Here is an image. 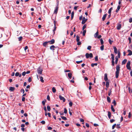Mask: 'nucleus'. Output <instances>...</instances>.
<instances>
[{
    "instance_id": "nucleus-3",
    "label": "nucleus",
    "mask_w": 132,
    "mask_h": 132,
    "mask_svg": "<svg viewBox=\"0 0 132 132\" xmlns=\"http://www.w3.org/2000/svg\"><path fill=\"white\" fill-rule=\"evenodd\" d=\"M37 71L38 73L41 74L43 71L42 68L40 67H39L37 69Z\"/></svg>"
},
{
    "instance_id": "nucleus-26",
    "label": "nucleus",
    "mask_w": 132,
    "mask_h": 132,
    "mask_svg": "<svg viewBox=\"0 0 132 132\" xmlns=\"http://www.w3.org/2000/svg\"><path fill=\"white\" fill-rule=\"evenodd\" d=\"M111 109L112 110V111L113 112H114L115 111V109H114V108H113V106L112 105H111Z\"/></svg>"
},
{
    "instance_id": "nucleus-5",
    "label": "nucleus",
    "mask_w": 132,
    "mask_h": 132,
    "mask_svg": "<svg viewBox=\"0 0 132 132\" xmlns=\"http://www.w3.org/2000/svg\"><path fill=\"white\" fill-rule=\"evenodd\" d=\"M87 21V19H86L84 17H83L82 19V21L81 22L82 24H84Z\"/></svg>"
},
{
    "instance_id": "nucleus-21",
    "label": "nucleus",
    "mask_w": 132,
    "mask_h": 132,
    "mask_svg": "<svg viewBox=\"0 0 132 132\" xmlns=\"http://www.w3.org/2000/svg\"><path fill=\"white\" fill-rule=\"evenodd\" d=\"M115 59H116L115 63H116V64H117V63H118V58L117 56H116L115 57Z\"/></svg>"
},
{
    "instance_id": "nucleus-52",
    "label": "nucleus",
    "mask_w": 132,
    "mask_h": 132,
    "mask_svg": "<svg viewBox=\"0 0 132 132\" xmlns=\"http://www.w3.org/2000/svg\"><path fill=\"white\" fill-rule=\"evenodd\" d=\"M112 103H113L114 106H116V103L114 100L113 102Z\"/></svg>"
},
{
    "instance_id": "nucleus-9",
    "label": "nucleus",
    "mask_w": 132,
    "mask_h": 132,
    "mask_svg": "<svg viewBox=\"0 0 132 132\" xmlns=\"http://www.w3.org/2000/svg\"><path fill=\"white\" fill-rule=\"evenodd\" d=\"M113 48L114 50V52L115 53L117 54L118 53L117 50V48L115 46L113 47Z\"/></svg>"
},
{
    "instance_id": "nucleus-37",
    "label": "nucleus",
    "mask_w": 132,
    "mask_h": 132,
    "mask_svg": "<svg viewBox=\"0 0 132 132\" xmlns=\"http://www.w3.org/2000/svg\"><path fill=\"white\" fill-rule=\"evenodd\" d=\"M47 109L48 111H50L51 110V108L50 106H47Z\"/></svg>"
},
{
    "instance_id": "nucleus-35",
    "label": "nucleus",
    "mask_w": 132,
    "mask_h": 132,
    "mask_svg": "<svg viewBox=\"0 0 132 132\" xmlns=\"http://www.w3.org/2000/svg\"><path fill=\"white\" fill-rule=\"evenodd\" d=\"M109 82L108 81H106V87L108 88L109 86Z\"/></svg>"
},
{
    "instance_id": "nucleus-48",
    "label": "nucleus",
    "mask_w": 132,
    "mask_h": 132,
    "mask_svg": "<svg viewBox=\"0 0 132 132\" xmlns=\"http://www.w3.org/2000/svg\"><path fill=\"white\" fill-rule=\"evenodd\" d=\"M28 81L29 82H30L31 81V77H29L28 79Z\"/></svg>"
},
{
    "instance_id": "nucleus-36",
    "label": "nucleus",
    "mask_w": 132,
    "mask_h": 132,
    "mask_svg": "<svg viewBox=\"0 0 132 132\" xmlns=\"http://www.w3.org/2000/svg\"><path fill=\"white\" fill-rule=\"evenodd\" d=\"M104 46L103 45L101 46L100 49L101 51H103L104 50Z\"/></svg>"
},
{
    "instance_id": "nucleus-58",
    "label": "nucleus",
    "mask_w": 132,
    "mask_h": 132,
    "mask_svg": "<svg viewBox=\"0 0 132 132\" xmlns=\"http://www.w3.org/2000/svg\"><path fill=\"white\" fill-rule=\"evenodd\" d=\"M128 40L129 41V43H130L131 42V40L130 37H129L128 38Z\"/></svg>"
},
{
    "instance_id": "nucleus-25",
    "label": "nucleus",
    "mask_w": 132,
    "mask_h": 132,
    "mask_svg": "<svg viewBox=\"0 0 132 132\" xmlns=\"http://www.w3.org/2000/svg\"><path fill=\"white\" fill-rule=\"evenodd\" d=\"M48 43V42H44L43 43V46H46L47 43Z\"/></svg>"
},
{
    "instance_id": "nucleus-11",
    "label": "nucleus",
    "mask_w": 132,
    "mask_h": 132,
    "mask_svg": "<svg viewBox=\"0 0 132 132\" xmlns=\"http://www.w3.org/2000/svg\"><path fill=\"white\" fill-rule=\"evenodd\" d=\"M127 51L129 53V54L127 55L128 56L131 55H132V52L130 50H128Z\"/></svg>"
},
{
    "instance_id": "nucleus-24",
    "label": "nucleus",
    "mask_w": 132,
    "mask_h": 132,
    "mask_svg": "<svg viewBox=\"0 0 132 132\" xmlns=\"http://www.w3.org/2000/svg\"><path fill=\"white\" fill-rule=\"evenodd\" d=\"M111 59H112V61H114V55L112 54H111Z\"/></svg>"
},
{
    "instance_id": "nucleus-23",
    "label": "nucleus",
    "mask_w": 132,
    "mask_h": 132,
    "mask_svg": "<svg viewBox=\"0 0 132 132\" xmlns=\"http://www.w3.org/2000/svg\"><path fill=\"white\" fill-rule=\"evenodd\" d=\"M108 117L109 119H110L111 117V113L110 112H108Z\"/></svg>"
},
{
    "instance_id": "nucleus-15",
    "label": "nucleus",
    "mask_w": 132,
    "mask_h": 132,
    "mask_svg": "<svg viewBox=\"0 0 132 132\" xmlns=\"http://www.w3.org/2000/svg\"><path fill=\"white\" fill-rule=\"evenodd\" d=\"M98 32L97 31L94 35V37L95 38H97L98 35Z\"/></svg>"
},
{
    "instance_id": "nucleus-4",
    "label": "nucleus",
    "mask_w": 132,
    "mask_h": 132,
    "mask_svg": "<svg viewBox=\"0 0 132 132\" xmlns=\"http://www.w3.org/2000/svg\"><path fill=\"white\" fill-rule=\"evenodd\" d=\"M130 61H128L127 63L126 66L127 69L128 70H130L131 69V67L130 66Z\"/></svg>"
},
{
    "instance_id": "nucleus-50",
    "label": "nucleus",
    "mask_w": 132,
    "mask_h": 132,
    "mask_svg": "<svg viewBox=\"0 0 132 132\" xmlns=\"http://www.w3.org/2000/svg\"><path fill=\"white\" fill-rule=\"evenodd\" d=\"M115 121V120L113 119H111L110 120V122L112 123Z\"/></svg>"
},
{
    "instance_id": "nucleus-42",
    "label": "nucleus",
    "mask_w": 132,
    "mask_h": 132,
    "mask_svg": "<svg viewBox=\"0 0 132 132\" xmlns=\"http://www.w3.org/2000/svg\"><path fill=\"white\" fill-rule=\"evenodd\" d=\"M98 56H96L95 57V59L96 61H98Z\"/></svg>"
},
{
    "instance_id": "nucleus-47",
    "label": "nucleus",
    "mask_w": 132,
    "mask_h": 132,
    "mask_svg": "<svg viewBox=\"0 0 132 132\" xmlns=\"http://www.w3.org/2000/svg\"><path fill=\"white\" fill-rule=\"evenodd\" d=\"M91 48V46H89L87 47V49L89 50H90Z\"/></svg>"
},
{
    "instance_id": "nucleus-17",
    "label": "nucleus",
    "mask_w": 132,
    "mask_h": 132,
    "mask_svg": "<svg viewBox=\"0 0 132 132\" xmlns=\"http://www.w3.org/2000/svg\"><path fill=\"white\" fill-rule=\"evenodd\" d=\"M15 89V88L14 87H11L9 88V90L11 91H13Z\"/></svg>"
},
{
    "instance_id": "nucleus-14",
    "label": "nucleus",
    "mask_w": 132,
    "mask_h": 132,
    "mask_svg": "<svg viewBox=\"0 0 132 132\" xmlns=\"http://www.w3.org/2000/svg\"><path fill=\"white\" fill-rule=\"evenodd\" d=\"M106 16H107V14H104V15L103 16V18H102V20L103 21H104L105 20Z\"/></svg>"
},
{
    "instance_id": "nucleus-18",
    "label": "nucleus",
    "mask_w": 132,
    "mask_h": 132,
    "mask_svg": "<svg viewBox=\"0 0 132 132\" xmlns=\"http://www.w3.org/2000/svg\"><path fill=\"white\" fill-rule=\"evenodd\" d=\"M127 61V60L126 59H125L122 62V64H125Z\"/></svg>"
},
{
    "instance_id": "nucleus-45",
    "label": "nucleus",
    "mask_w": 132,
    "mask_h": 132,
    "mask_svg": "<svg viewBox=\"0 0 132 132\" xmlns=\"http://www.w3.org/2000/svg\"><path fill=\"white\" fill-rule=\"evenodd\" d=\"M86 30H84L83 32V35L84 36H85L86 33Z\"/></svg>"
},
{
    "instance_id": "nucleus-29",
    "label": "nucleus",
    "mask_w": 132,
    "mask_h": 132,
    "mask_svg": "<svg viewBox=\"0 0 132 132\" xmlns=\"http://www.w3.org/2000/svg\"><path fill=\"white\" fill-rule=\"evenodd\" d=\"M97 63H92L91 64V66L92 67H93L94 65L95 66H97Z\"/></svg>"
},
{
    "instance_id": "nucleus-60",
    "label": "nucleus",
    "mask_w": 132,
    "mask_h": 132,
    "mask_svg": "<svg viewBox=\"0 0 132 132\" xmlns=\"http://www.w3.org/2000/svg\"><path fill=\"white\" fill-rule=\"evenodd\" d=\"M40 123L43 124H44L45 123V122L43 120L40 122Z\"/></svg>"
},
{
    "instance_id": "nucleus-28",
    "label": "nucleus",
    "mask_w": 132,
    "mask_h": 132,
    "mask_svg": "<svg viewBox=\"0 0 132 132\" xmlns=\"http://www.w3.org/2000/svg\"><path fill=\"white\" fill-rule=\"evenodd\" d=\"M76 41L77 42H78L80 40V37L77 35L76 36Z\"/></svg>"
},
{
    "instance_id": "nucleus-46",
    "label": "nucleus",
    "mask_w": 132,
    "mask_h": 132,
    "mask_svg": "<svg viewBox=\"0 0 132 132\" xmlns=\"http://www.w3.org/2000/svg\"><path fill=\"white\" fill-rule=\"evenodd\" d=\"M120 125V124H117V128L118 129H119L120 128H121V127L119 126V125Z\"/></svg>"
},
{
    "instance_id": "nucleus-54",
    "label": "nucleus",
    "mask_w": 132,
    "mask_h": 132,
    "mask_svg": "<svg viewBox=\"0 0 132 132\" xmlns=\"http://www.w3.org/2000/svg\"><path fill=\"white\" fill-rule=\"evenodd\" d=\"M20 91L21 93H22L23 94L24 92V90L23 89H22Z\"/></svg>"
},
{
    "instance_id": "nucleus-59",
    "label": "nucleus",
    "mask_w": 132,
    "mask_h": 132,
    "mask_svg": "<svg viewBox=\"0 0 132 132\" xmlns=\"http://www.w3.org/2000/svg\"><path fill=\"white\" fill-rule=\"evenodd\" d=\"M129 22L130 23H131L132 22V18H130L129 19Z\"/></svg>"
},
{
    "instance_id": "nucleus-16",
    "label": "nucleus",
    "mask_w": 132,
    "mask_h": 132,
    "mask_svg": "<svg viewBox=\"0 0 132 132\" xmlns=\"http://www.w3.org/2000/svg\"><path fill=\"white\" fill-rule=\"evenodd\" d=\"M39 77L40 79V81L42 82H44V81L43 80V78L41 76H39Z\"/></svg>"
},
{
    "instance_id": "nucleus-30",
    "label": "nucleus",
    "mask_w": 132,
    "mask_h": 132,
    "mask_svg": "<svg viewBox=\"0 0 132 132\" xmlns=\"http://www.w3.org/2000/svg\"><path fill=\"white\" fill-rule=\"evenodd\" d=\"M74 13L73 12H72L71 14V19L72 20L74 16Z\"/></svg>"
},
{
    "instance_id": "nucleus-33",
    "label": "nucleus",
    "mask_w": 132,
    "mask_h": 132,
    "mask_svg": "<svg viewBox=\"0 0 132 132\" xmlns=\"http://www.w3.org/2000/svg\"><path fill=\"white\" fill-rule=\"evenodd\" d=\"M112 7L111 8L109 9V10L108 11V13L109 14H111V11H112Z\"/></svg>"
},
{
    "instance_id": "nucleus-51",
    "label": "nucleus",
    "mask_w": 132,
    "mask_h": 132,
    "mask_svg": "<svg viewBox=\"0 0 132 132\" xmlns=\"http://www.w3.org/2000/svg\"><path fill=\"white\" fill-rule=\"evenodd\" d=\"M47 99L48 100L50 101V97L49 95H48L47 96Z\"/></svg>"
},
{
    "instance_id": "nucleus-63",
    "label": "nucleus",
    "mask_w": 132,
    "mask_h": 132,
    "mask_svg": "<svg viewBox=\"0 0 132 132\" xmlns=\"http://www.w3.org/2000/svg\"><path fill=\"white\" fill-rule=\"evenodd\" d=\"M26 74V72L25 71H24L22 73V75L23 76H24Z\"/></svg>"
},
{
    "instance_id": "nucleus-6",
    "label": "nucleus",
    "mask_w": 132,
    "mask_h": 132,
    "mask_svg": "<svg viewBox=\"0 0 132 132\" xmlns=\"http://www.w3.org/2000/svg\"><path fill=\"white\" fill-rule=\"evenodd\" d=\"M59 97L60 100H62L63 102L65 101V99L61 95H59Z\"/></svg>"
},
{
    "instance_id": "nucleus-64",
    "label": "nucleus",
    "mask_w": 132,
    "mask_h": 132,
    "mask_svg": "<svg viewBox=\"0 0 132 132\" xmlns=\"http://www.w3.org/2000/svg\"><path fill=\"white\" fill-rule=\"evenodd\" d=\"M25 98L24 97H22V101L24 102L25 100Z\"/></svg>"
},
{
    "instance_id": "nucleus-55",
    "label": "nucleus",
    "mask_w": 132,
    "mask_h": 132,
    "mask_svg": "<svg viewBox=\"0 0 132 132\" xmlns=\"http://www.w3.org/2000/svg\"><path fill=\"white\" fill-rule=\"evenodd\" d=\"M82 60H81L80 61H76V63L77 64H79L80 63L82 62Z\"/></svg>"
},
{
    "instance_id": "nucleus-40",
    "label": "nucleus",
    "mask_w": 132,
    "mask_h": 132,
    "mask_svg": "<svg viewBox=\"0 0 132 132\" xmlns=\"http://www.w3.org/2000/svg\"><path fill=\"white\" fill-rule=\"evenodd\" d=\"M101 44L102 45L104 43L102 39H100Z\"/></svg>"
},
{
    "instance_id": "nucleus-53",
    "label": "nucleus",
    "mask_w": 132,
    "mask_h": 132,
    "mask_svg": "<svg viewBox=\"0 0 132 132\" xmlns=\"http://www.w3.org/2000/svg\"><path fill=\"white\" fill-rule=\"evenodd\" d=\"M15 76H18L19 75V73L18 72H17L15 73Z\"/></svg>"
},
{
    "instance_id": "nucleus-32",
    "label": "nucleus",
    "mask_w": 132,
    "mask_h": 132,
    "mask_svg": "<svg viewBox=\"0 0 132 132\" xmlns=\"http://www.w3.org/2000/svg\"><path fill=\"white\" fill-rule=\"evenodd\" d=\"M61 118L62 119L64 120H66L67 119L66 118V117L64 116H61Z\"/></svg>"
},
{
    "instance_id": "nucleus-12",
    "label": "nucleus",
    "mask_w": 132,
    "mask_h": 132,
    "mask_svg": "<svg viewBox=\"0 0 132 132\" xmlns=\"http://www.w3.org/2000/svg\"><path fill=\"white\" fill-rule=\"evenodd\" d=\"M55 47L54 45H52L50 47V49L53 51H54L55 50Z\"/></svg>"
},
{
    "instance_id": "nucleus-2",
    "label": "nucleus",
    "mask_w": 132,
    "mask_h": 132,
    "mask_svg": "<svg viewBox=\"0 0 132 132\" xmlns=\"http://www.w3.org/2000/svg\"><path fill=\"white\" fill-rule=\"evenodd\" d=\"M85 56L86 57L87 59L89 57L90 58H92L93 57V54L92 53H90V54H89L88 53H86V54Z\"/></svg>"
},
{
    "instance_id": "nucleus-10",
    "label": "nucleus",
    "mask_w": 132,
    "mask_h": 132,
    "mask_svg": "<svg viewBox=\"0 0 132 132\" xmlns=\"http://www.w3.org/2000/svg\"><path fill=\"white\" fill-rule=\"evenodd\" d=\"M48 42L51 44H53L55 43L54 40L52 39L51 41H48Z\"/></svg>"
},
{
    "instance_id": "nucleus-41",
    "label": "nucleus",
    "mask_w": 132,
    "mask_h": 132,
    "mask_svg": "<svg viewBox=\"0 0 132 132\" xmlns=\"http://www.w3.org/2000/svg\"><path fill=\"white\" fill-rule=\"evenodd\" d=\"M18 40L19 41H21L22 39V36H20V37H19L18 38Z\"/></svg>"
},
{
    "instance_id": "nucleus-57",
    "label": "nucleus",
    "mask_w": 132,
    "mask_h": 132,
    "mask_svg": "<svg viewBox=\"0 0 132 132\" xmlns=\"http://www.w3.org/2000/svg\"><path fill=\"white\" fill-rule=\"evenodd\" d=\"M47 129L48 130H51L52 129V128L51 127H47Z\"/></svg>"
},
{
    "instance_id": "nucleus-62",
    "label": "nucleus",
    "mask_w": 132,
    "mask_h": 132,
    "mask_svg": "<svg viewBox=\"0 0 132 132\" xmlns=\"http://www.w3.org/2000/svg\"><path fill=\"white\" fill-rule=\"evenodd\" d=\"M111 90H110V91L109 92V93L108 94V95L109 96H110L111 95Z\"/></svg>"
},
{
    "instance_id": "nucleus-49",
    "label": "nucleus",
    "mask_w": 132,
    "mask_h": 132,
    "mask_svg": "<svg viewBox=\"0 0 132 132\" xmlns=\"http://www.w3.org/2000/svg\"><path fill=\"white\" fill-rule=\"evenodd\" d=\"M112 66H114L115 64V62L114 61H112Z\"/></svg>"
},
{
    "instance_id": "nucleus-44",
    "label": "nucleus",
    "mask_w": 132,
    "mask_h": 132,
    "mask_svg": "<svg viewBox=\"0 0 132 132\" xmlns=\"http://www.w3.org/2000/svg\"><path fill=\"white\" fill-rule=\"evenodd\" d=\"M116 125V124H115L112 126V129H113L114 128Z\"/></svg>"
},
{
    "instance_id": "nucleus-31",
    "label": "nucleus",
    "mask_w": 132,
    "mask_h": 132,
    "mask_svg": "<svg viewBox=\"0 0 132 132\" xmlns=\"http://www.w3.org/2000/svg\"><path fill=\"white\" fill-rule=\"evenodd\" d=\"M109 42L110 45H111L112 43L113 42V41L111 39H109Z\"/></svg>"
},
{
    "instance_id": "nucleus-43",
    "label": "nucleus",
    "mask_w": 132,
    "mask_h": 132,
    "mask_svg": "<svg viewBox=\"0 0 132 132\" xmlns=\"http://www.w3.org/2000/svg\"><path fill=\"white\" fill-rule=\"evenodd\" d=\"M64 113L65 114L67 113V110L66 109V108H64Z\"/></svg>"
},
{
    "instance_id": "nucleus-27",
    "label": "nucleus",
    "mask_w": 132,
    "mask_h": 132,
    "mask_svg": "<svg viewBox=\"0 0 132 132\" xmlns=\"http://www.w3.org/2000/svg\"><path fill=\"white\" fill-rule=\"evenodd\" d=\"M52 92L53 93H55L56 92V89L54 87H53L52 88Z\"/></svg>"
},
{
    "instance_id": "nucleus-1",
    "label": "nucleus",
    "mask_w": 132,
    "mask_h": 132,
    "mask_svg": "<svg viewBox=\"0 0 132 132\" xmlns=\"http://www.w3.org/2000/svg\"><path fill=\"white\" fill-rule=\"evenodd\" d=\"M120 67L119 65H118L116 66V78H118L119 72Z\"/></svg>"
},
{
    "instance_id": "nucleus-38",
    "label": "nucleus",
    "mask_w": 132,
    "mask_h": 132,
    "mask_svg": "<svg viewBox=\"0 0 132 132\" xmlns=\"http://www.w3.org/2000/svg\"><path fill=\"white\" fill-rule=\"evenodd\" d=\"M87 25L86 24H85L83 26L82 28V29L83 30H84V29H85Z\"/></svg>"
},
{
    "instance_id": "nucleus-56",
    "label": "nucleus",
    "mask_w": 132,
    "mask_h": 132,
    "mask_svg": "<svg viewBox=\"0 0 132 132\" xmlns=\"http://www.w3.org/2000/svg\"><path fill=\"white\" fill-rule=\"evenodd\" d=\"M69 105L71 107L72 105V103L71 102H70L69 103Z\"/></svg>"
},
{
    "instance_id": "nucleus-61",
    "label": "nucleus",
    "mask_w": 132,
    "mask_h": 132,
    "mask_svg": "<svg viewBox=\"0 0 132 132\" xmlns=\"http://www.w3.org/2000/svg\"><path fill=\"white\" fill-rule=\"evenodd\" d=\"M28 49V47L27 46H26L24 48V50L26 51V50Z\"/></svg>"
},
{
    "instance_id": "nucleus-20",
    "label": "nucleus",
    "mask_w": 132,
    "mask_h": 132,
    "mask_svg": "<svg viewBox=\"0 0 132 132\" xmlns=\"http://www.w3.org/2000/svg\"><path fill=\"white\" fill-rule=\"evenodd\" d=\"M120 5H119L118 6L117 8V9L116 10V12L117 13L118 11H119L120 9Z\"/></svg>"
},
{
    "instance_id": "nucleus-22",
    "label": "nucleus",
    "mask_w": 132,
    "mask_h": 132,
    "mask_svg": "<svg viewBox=\"0 0 132 132\" xmlns=\"http://www.w3.org/2000/svg\"><path fill=\"white\" fill-rule=\"evenodd\" d=\"M107 99L108 102L110 103L111 102V99L109 96H107Z\"/></svg>"
},
{
    "instance_id": "nucleus-39",
    "label": "nucleus",
    "mask_w": 132,
    "mask_h": 132,
    "mask_svg": "<svg viewBox=\"0 0 132 132\" xmlns=\"http://www.w3.org/2000/svg\"><path fill=\"white\" fill-rule=\"evenodd\" d=\"M46 101V100H45L44 101H42V103L43 105H44L45 104V102Z\"/></svg>"
},
{
    "instance_id": "nucleus-8",
    "label": "nucleus",
    "mask_w": 132,
    "mask_h": 132,
    "mask_svg": "<svg viewBox=\"0 0 132 132\" xmlns=\"http://www.w3.org/2000/svg\"><path fill=\"white\" fill-rule=\"evenodd\" d=\"M58 5H57V6L56 7V8L54 11V13H55V14H56L57 13V12H58Z\"/></svg>"
},
{
    "instance_id": "nucleus-34",
    "label": "nucleus",
    "mask_w": 132,
    "mask_h": 132,
    "mask_svg": "<svg viewBox=\"0 0 132 132\" xmlns=\"http://www.w3.org/2000/svg\"><path fill=\"white\" fill-rule=\"evenodd\" d=\"M118 55L119 58H120V53L119 51H118Z\"/></svg>"
},
{
    "instance_id": "nucleus-19",
    "label": "nucleus",
    "mask_w": 132,
    "mask_h": 132,
    "mask_svg": "<svg viewBox=\"0 0 132 132\" xmlns=\"http://www.w3.org/2000/svg\"><path fill=\"white\" fill-rule=\"evenodd\" d=\"M72 74L70 73H68V76L70 79H71L72 78Z\"/></svg>"
},
{
    "instance_id": "nucleus-7",
    "label": "nucleus",
    "mask_w": 132,
    "mask_h": 132,
    "mask_svg": "<svg viewBox=\"0 0 132 132\" xmlns=\"http://www.w3.org/2000/svg\"><path fill=\"white\" fill-rule=\"evenodd\" d=\"M121 24H118L117 27V28L118 30H119L121 28Z\"/></svg>"
},
{
    "instance_id": "nucleus-13",
    "label": "nucleus",
    "mask_w": 132,
    "mask_h": 132,
    "mask_svg": "<svg viewBox=\"0 0 132 132\" xmlns=\"http://www.w3.org/2000/svg\"><path fill=\"white\" fill-rule=\"evenodd\" d=\"M104 79L105 81H106L108 80L107 75L106 73L104 74Z\"/></svg>"
}]
</instances>
